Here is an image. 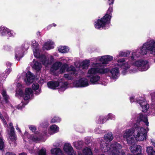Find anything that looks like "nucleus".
I'll return each mask as SVG.
<instances>
[{
	"instance_id": "4c0bfd02",
	"label": "nucleus",
	"mask_w": 155,
	"mask_h": 155,
	"mask_svg": "<svg viewBox=\"0 0 155 155\" xmlns=\"http://www.w3.org/2000/svg\"><path fill=\"white\" fill-rule=\"evenodd\" d=\"M68 85L67 82H64L62 83V84L60 86V87L59 89L60 90L64 89V90L66 88V87Z\"/></svg>"
},
{
	"instance_id": "4be33fe9",
	"label": "nucleus",
	"mask_w": 155,
	"mask_h": 155,
	"mask_svg": "<svg viewBox=\"0 0 155 155\" xmlns=\"http://www.w3.org/2000/svg\"><path fill=\"white\" fill-rule=\"evenodd\" d=\"M51 151L52 154L56 155H62L63 154L62 150L59 148L52 149Z\"/></svg>"
},
{
	"instance_id": "423d86ee",
	"label": "nucleus",
	"mask_w": 155,
	"mask_h": 155,
	"mask_svg": "<svg viewBox=\"0 0 155 155\" xmlns=\"http://www.w3.org/2000/svg\"><path fill=\"white\" fill-rule=\"evenodd\" d=\"M130 149L134 155H139L142 152V147L140 145H133L130 147Z\"/></svg>"
},
{
	"instance_id": "37998d69",
	"label": "nucleus",
	"mask_w": 155,
	"mask_h": 155,
	"mask_svg": "<svg viewBox=\"0 0 155 155\" xmlns=\"http://www.w3.org/2000/svg\"><path fill=\"white\" fill-rule=\"evenodd\" d=\"M32 47L35 49L37 48L38 45V43L36 42V41H34L32 42L31 44Z\"/></svg>"
},
{
	"instance_id": "c03bdc74",
	"label": "nucleus",
	"mask_w": 155,
	"mask_h": 155,
	"mask_svg": "<svg viewBox=\"0 0 155 155\" xmlns=\"http://www.w3.org/2000/svg\"><path fill=\"white\" fill-rule=\"evenodd\" d=\"M64 77L65 78L68 79V80H71L72 78L71 76L67 74H64Z\"/></svg>"
},
{
	"instance_id": "0e129e2a",
	"label": "nucleus",
	"mask_w": 155,
	"mask_h": 155,
	"mask_svg": "<svg viewBox=\"0 0 155 155\" xmlns=\"http://www.w3.org/2000/svg\"><path fill=\"white\" fill-rule=\"evenodd\" d=\"M41 92V90H39L38 91L36 92V93H35V94H38L40 93Z\"/></svg>"
},
{
	"instance_id": "2eb2a0df",
	"label": "nucleus",
	"mask_w": 155,
	"mask_h": 155,
	"mask_svg": "<svg viewBox=\"0 0 155 155\" xmlns=\"http://www.w3.org/2000/svg\"><path fill=\"white\" fill-rule=\"evenodd\" d=\"M109 72L111 75V77L113 79H116L117 76L119 74V69L117 67L112 68L111 70H110Z\"/></svg>"
},
{
	"instance_id": "052dcab7",
	"label": "nucleus",
	"mask_w": 155,
	"mask_h": 155,
	"mask_svg": "<svg viewBox=\"0 0 155 155\" xmlns=\"http://www.w3.org/2000/svg\"><path fill=\"white\" fill-rule=\"evenodd\" d=\"M6 65L7 67H10L12 65V64L9 62H7L6 63Z\"/></svg>"
},
{
	"instance_id": "680f3d73",
	"label": "nucleus",
	"mask_w": 155,
	"mask_h": 155,
	"mask_svg": "<svg viewBox=\"0 0 155 155\" xmlns=\"http://www.w3.org/2000/svg\"><path fill=\"white\" fill-rule=\"evenodd\" d=\"M15 58L16 60H18L19 61L20 60V58H19V57L18 56L17 54H15Z\"/></svg>"
},
{
	"instance_id": "5fc2aeb1",
	"label": "nucleus",
	"mask_w": 155,
	"mask_h": 155,
	"mask_svg": "<svg viewBox=\"0 0 155 155\" xmlns=\"http://www.w3.org/2000/svg\"><path fill=\"white\" fill-rule=\"evenodd\" d=\"M18 94L21 96H23V91L21 90H20L18 91Z\"/></svg>"
},
{
	"instance_id": "412c9836",
	"label": "nucleus",
	"mask_w": 155,
	"mask_h": 155,
	"mask_svg": "<svg viewBox=\"0 0 155 155\" xmlns=\"http://www.w3.org/2000/svg\"><path fill=\"white\" fill-rule=\"evenodd\" d=\"M53 45L52 41H49L45 42L43 45V50H49L52 48V47Z\"/></svg>"
},
{
	"instance_id": "f257e3e1",
	"label": "nucleus",
	"mask_w": 155,
	"mask_h": 155,
	"mask_svg": "<svg viewBox=\"0 0 155 155\" xmlns=\"http://www.w3.org/2000/svg\"><path fill=\"white\" fill-rule=\"evenodd\" d=\"M101 143V149L102 152L105 153L109 152L112 155H123L124 153L122 152L121 145L117 142L112 143L110 145L103 142Z\"/></svg>"
},
{
	"instance_id": "13d9d810",
	"label": "nucleus",
	"mask_w": 155,
	"mask_h": 155,
	"mask_svg": "<svg viewBox=\"0 0 155 155\" xmlns=\"http://www.w3.org/2000/svg\"><path fill=\"white\" fill-rule=\"evenodd\" d=\"M5 155H16L15 153L10 152H7L6 153Z\"/></svg>"
},
{
	"instance_id": "5701e85b",
	"label": "nucleus",
	"mask_w": 155,
	"mask_h": 155,
	"mask_svg": "<svg viewBox=\"0 0 155 155\" xmlns=\"http://www.w3.org/2000/svg\"><path fill=\"white\" fill-rule=\"evenodd\" d=\"M83 153H79L78 155H92V152L89 148L86 147L83 150Z\"/></svg>"
},
{
	"instance_id": "9b49d317",
	"label": "nucleus",
	"mask_w": 155,
	"mask_h": 155,
	"mask_svg": "<svg viewBox=\"0 0 155 155\" xmlns=\"http://www.w3.org/2000/svg\"><path fill=\"white\" fill-rule=\"evenodd\" d=\"M113 57L110 55H107L103 56L100 59V61L102 62L103 64H107L108 62L111 61L113 59Z\"/></svg>"
},
{
	"instance_id": "e433bc0d",
	"label": "nucleus",
	"mask_w": 155,
	"mask_h": 155,
	"mask_svg": "<svg viewBox=\"0 0 155 155\" xmlns=\"http://www.w3.org/2000/svg\"><path fill=\"white\" fill-rule=\"evenodd\" d=\"M46 151L45 148H42L39 151L38 155H46Z\"/></svg>"
},
{
	"instance_id": "39448f33",
	"label": "nucleus",
	"mask_w": 155,
	"mask_h": 155,
	"mask_svg": "<svg viewBox=\"0 0 155 155\" xmlns=\"http://www.w3.org/2000/svg\"><path fill=\"white\" fill-rule=\"evenodd\" d=\"M148 63V61L141 60L136 61L134 64L138 68L139 70L141 68L140 71H143L147 70L149 68Z\"/></svg>"
},
{
	"instance_id": "473e14b6",
	"label": "nucleus",
	"mask_w": 155,
	"mask_h": 155,
	"mask_svg": "<svg viewBox=\"0 0 155 155\" xmlns=\"http://www.w3.org/2000/svg\"><path fill=\"white\" fill-rule=\"evenodd\" d=\"M50 128L52 131H54L55 133H57L58 131L59 127L55 124L51 126Z\"/></svg>"
},
{
	"instance_id": "7ed1b4c3",
	"label": "nucleus",
	"mask_w": 155,
	"mask_h": 155,
	"mask_svg": "<svg viewBox=\"0 0 155 155\" xmlns=\"http://www.w3.org/2000/svg\"><path fill=\"white\" fill-rule=\"evenodd\" d=\"M128 136L133 135L135 137L138 138L139 140L143 141L146 139L147 131L145 129L137 127V125L134 124L130 129H128L127 133Z\"/></svg>"
},
{
	"instance_id": "2f4dec72",
	"label": "nucleus",
	"mask_w": 155,
	"mask_h": 155,
	"mask_svg": "<svg viewBox=\"0 0 155 155\" xmlns=\"http://www.w3.org/2000/svg\"><path fill=\"white\" fill-rule=\"evenodd\" d=\"M97 74L96 68H92L88 71L87 74L91 75L94 76V74Z\"/></svg>"
},
{
	"instance_id": "3c124183",
	"label": "nucleus",
	"mask_w": 155,
	"mask_h": 155,
	"mask_svg": "<svg viewBox=\"0 0 155 155\" xmlns=\"http://www.w3.org/2000/svg\"><path fill=\"white\" fill-rule=\"evenodd\" d=\"M125 61V59L124 58L120 59L117 61V62L118 63H122L123 64V63Z\"/></svg>"
},
{
	"instance_id": "79ce46f5",
	"label": "nucleus",
	"mask_w": 155,
	"mask_h": 155,
	"mask_svg": "<svg viewBox=\"0 0 155 155\" xmlns=\"http://www.w3.org/2000/svg\"><path fill=\"white\" fill-rule=\"evenodd\" d=\"M39 87V85L38 84H33L32 85V89L35 91L38 90Z\"/></svg>"
},
{
	"instance_id": "a211bd4d",
	"label": "nucleus",
	"mask_w": 155,
	"mask_h": 155,
	"mask_svg": "<svg viewBox=\"0 0 155 155\" xmlns=\"http://www.w3.org/2000/svg\"><path fill=\"white\" fill-rule=\"evenodd\" d=\"M128 129L126 130L125 133L124 134V136L126 137L127 140V143L128 144H132L133 143H134V139L133 137H130L131 135L128 136V135L127 134Z\"/></svg>"
},
{
	"instance_id": "7c9ffc66",
	"label": "nucleus",
	"mask_w": 155,
	"mask_h": 155,
	"mask_svg": "<svg viewBox=\"0 0 155 155\" xmlns=\"http://www.w3.org/2000/svg\"><path fill=\"white\" fill-rule=\"evenodd\" d=\"M90 61L85 60L82 62L81 64L83 69L87 68L89 64Z\"/></svg>"
},
{
	"instance_id": "f704fd0d",
	"label": "nucleus",
	"mask_w": 155,
	"mask_h": 155,
	"mask_svg": "<svg viewBox=\"0 0 155 155\" xmlns=\"http://www.w3.org/2000/svg\"><path fill=\"white\" fill-rule=\"evenodd\" d=\"M130 52L127 51L125 52L121 51L119 54V55L121 57H127L130 54Z\"/></svg>"
},
{
	"instance_id": "864d4df0",
	"label": "nucleus",
	"mask_w": 155,
	"mask_h": 155,
	"mask_svg": "<svg viewBox=\"0 0 155 155\" xmlns=\"http://www.w3.org/2000/svg\"><path fill=\"white\" fill-rule=\"evenodd\" d=\"M68 67V65L66 64H64L62 66V68L63 69H65Z\"/></svg>"
},
{
	"instance_id": "c756f323",
	"label": "nucleus",
	"mask_w": 155,
	"mask_h": 155,
	"mask_svg": "<svg viewBox=\"0 0 155 155\" xmlns=\"http://www.w3.org/2000/svg\"><path fill=\"white\" fill-rule=\"evenodd\" d=\"M33 52L34 55L35 57L41 59V58L42 54L41 55L40 54L39 50L37 48L35 49Z\"/></svg>"
},
{
	"instance_id": "cd10ccee",
	"label": "nucleus",
	"mask_w": 155,
	"mask_h": 155,
	"mask_svg": "<svg viewBox=\"0 0 155 155\" xmlns=\"http://www.w3.org/2000/svg\"><path fill=\"white\" fill-rule=\"evenodd\" d=\"M32 67L37 71H39L41 68V64L38 61H35Z\"/></svg>"
},
{
	"instance_id": "ddd939ff",
	"label": "nucleus",
	"mask_w": 155,
	"mask_h": 155,
	"mask_svg": "<svg viewBox=\"0 0 155 155\" xmlns=\"http://www.w3.org/2000/svg\"><path fill=\"white\" fill-rule=\"evenodd\" d=\"M41 59L43 65L45 66H47L48 65H50L52 64V61L49 60V58L47 59L44 54H42L41 58Z\"/></svg>"
},
{
	"instance_id": "9d476101",
	"label": "nucleus",
	"mask_w": 155,
	"mask_h": 155,
	"mask_svg": "<svg viewBox=\"0 0 155 155\" xmlns=\"http://www.w3.org/2000/svg\"><path fill=\"white\" fill-rule=\"evenodd\" d=\"M33 91L30 88H27L25 90V93L23 95V98L25 100L27 101L30 98V95L33 94Z\"/></svg>"
},
{
	"instance_id": "a18cd8bd",
	"label": "nucleus",
	"mask_w": 155,
	"mask_h": 155,
	"mask_svg": "<svg viewBox=\"0 0 155 155\" xmlns=\"http://www.w3.org/2000/svg\"><path fill=\"white\" fill-rule=\"evenodd\" d=\"M29 129L32 131L33 132H35L37 130L36 127L33 125H31L29 127Z\"/></svg>"
},
{
	"instance_id": "c85d7f7f",
	"label": "nucleus",
	"mask_w": 155,
	"mask_h": 155,
	"mask_svg": "<svg viewBox=\"0 0 155 155\" xmlns=\"http://www.w3.org/2000/svg\"><path fill=\"white\" fill-rule=\"evenodd\" d=\"M8 28L4 27H0V34L2 35H6Z\"/></svg>"
},
{
	"instance_id": "aec40b11",
	"label": "nucleus",
	"mask_w": 155,
	"mask_h": 155,
	"mask_svg": "<svg viewBox=\"0 0 155 155\" xmlns=\"http://www.w3.org/2000/svg\"><path fill=\"white\" fill-rule=\"evenodd\" d=\"M97 73H100L101 74H105L108 73L110 69L108 68H96Z\"/></svg>"
},
{
	"instance_id": "e2e57ef3",
	"label": "nucleus",
	"mask_w": 155,
	"mask_h": 155,
	"mask_svg": "<svg viewBox=\"0 0 155 155\" xmlns=\"http://www.w3.org/2000/svg\"><path fill=\"white\" fill-rule=\"evenodd\" d=\"M16 129L17 130H18L19 132H21V130L18 127V126H17V127H16Z\"/></svg>"
},
{
	"instance_id": "bb28decb",
	"label": "nucleus",
	"mask_w": 155,
	"mask_h": 155,
	"mask_svg": "<svg viewBox=\"0 0 155 155\" xmlns=\"http://www.w3.org/2000/svg\"><path fill=\"white\" fill-rule=\"evenodd\" d=\"M69 50L68 48L66 46H62L59 47L58 48V51L61 53L68 52Z\"/></svg>"
},
{
	"instance_id": "c9c22d12",
	"label": "nucleus",
	"mask_w": 155,
	"mask_h": 155,
	"mask_svg": "<svg viewBox=\"0 0 155 155\" xmlns=\"http://www.w3.org/2000/svg\"><path fill=\"white\" fill-rule=\"evenodd\" d=\"M61 119L59 117H55L51 119V123H54L56 122H58L61 121Z\"/></svg>"
},
{
	"instance_id": "72a5a7b5",
	"label": "nucleus",
	"mask_w": 155,
	"mask_h": 155,
	"mask_svg": "<svg viewBox=\"0 0 155 155\" xmlns=\"http://www.w3.org/2000/svg\"><path fill=\"white\" fill-rule=\"evenodd\" d=\"M12 133L10 132V135L9 138L12 141L15 142L17 138L16 137L15 131H14Z\"/></svg>"
},
{
	"instance_id": "f03ea898",
	"label": "nucleus",
	"mask_w": 155,
	"mask_h": 155,
	"mask_svg": "<svg viewBox=\"0 0 155 155\" xmlns=\"http://www.w3.org/2000/svg\"><path fill=\"white\" fill-rule=\"evenodd\" d=\"M113 12V8L109 7L105 15L101 19H97L94 23L95 28L97 29H106L107 26L110 22Z\"/></svg>"
},
{
	"instance_id": "6ab92c4d",
	"label": "nucleus",
	"mask_w": 155,
	"mask_h": 155,
	"mask_svg": "<svg viewBox=\"0 0 155 155\" xmlns=\"http://www.w3.org/2000/svg\"><path fill=\"white\" fill-rule=\"evenodd\" d=\"M114 138L113 135L112 133H108L105 134L104 137V140L106 142H110Z\"/></svg>"
},
{
	"instance_id": "4d7b16f0",
	"label": "nucleus",
	"mask_w": 155,
	"mask_h": 155,
	"mask_svg": "<svg viewBox=\"0 0 155 155\" xmlns=\"http://www.w3.org/2000/svg\"><path fill=\"white\" fill-rule=\"evenodd\" d=\"M135 99L134 98V97H130V100L131 103H133L135 101Z\"/></svg>"
},
{
	"instance_id": "09e8293b",
	"label": "nucleus",
	"mask_w": 155,
	"mask_h": 155,
	"mask_svg": "<svg viewBox=\"0 0 155 155\" xmlns=\"http://www.w3.org/2000/svg\"><path fill=\"white\" fill-rule=\"evenodd\" d=\"M12 69L11 68H10L8 69H7L5 71V73L6 74H9L12 71Z\"/></svg>"
},
{
	"instance_id": "774afa93",
	"label": "nucleus",
	"mask_w": 155,
	"mask_h": 155,
	"mask_svg": "<svg viewBox=\"0 0 155 155\" xmlns=\"http://www.w3.org/2000/svg\"><path fill=\"white\" fill-rule=\"evenodd\" d=\"M131 59L132 60H134V57L133 56H132L131 57Z\"/></svg>"
},
{
	"instance_id": "ea45409f",
	"label": "nucleus",
	"mask_w": 155,
	"mask_h": 155,
	"mask_svg": "<svg viewBox=\"0 0 155 155\" xmlns=\"http://www.w3.org/2000/svg\"><path fill=\"white\" fill-rule=\"evenodd\" d=\"M29 44L28 43H25L22 44V49L27 50L29 47Z\"/></svg>"
},
{
	"instance_id": "b1692460",
	"label": "nucleus",
	"mask_w": 155,
	"mask_h": 155,
	"mask_svg": "<svg viewBox=\"0 0 155 155\" xmlns=\"http://www.w3.org/2000/svg\"><path fill=\"white\" fill-rule=\"evenodd\" d=\"M112 116V114H108L107 118L106 119V118L105 117H103L100 116L99 117V121L100 124L104 123L107 120H108L110 119H111V118L110 117Z\"/></svg>"
},
{
	"instance_id": "20e7f679",
	"label": "nucleus",
	"mask_w": 155,
	"mask_h": 155,
	"mask_svg": "<svg viewBox=\"0 0 155 155\" xmlns=\"http://www.w3.org/2000/svg\"><path fill=\"white\" fill-rule=\"evenodd\" d=\"M149 52L155 55V41L154 42H149L143 44L140 49V54L144 55Z\"/></svg>"
},
{
	"instance_id": "6e6d98bb",
	"label": "nucleus",
	"mask_w": 155,
	"mask_h": 155,
	"mask_svg": "<svg viewBox=\"0 0 155 155\" xmlns=\"http://www.w3.org/2000/svg\"><path fill=\"white\" fill-rule=\"evenodd\" d=\"M2 95L3 97H4L5 96H7L6 92L5 91L3 90L2 93Z\"/></svg>"
},
{
	"instance_id": "1a4fd4ad",
	"label": "nucleus",
	"mask_w": 155,
	"mask_h": 155,
	"mask_svg": "<svg viewBox=\"0 0 155 155\" xmlns=\"http://www.w3.org/2000/svg\"><path fill=\"white\" fill-rule=\"evenodd\" d=\"M89 84L87 79L81 78L75 83V85L77 87H82L87 86Z\"/></svg>"
},
{
	"instance_id": "f8f14e48",
	"label": "nucleus",
	"mask_w": 155,
	"mask_h": 155,
	"mask_svg": "<svg viewBox=\"0 0 155 155\" xmlns=\"http://www.w3.org/2000/svg\"><path fill=\"white\" fill-rule=\"evenodd\" d=\"M63 149L65 152L68 155H71V153L74 151L73 147L69 143H65L64 145Z\"/></svg>"
},
{
	"instance_id": "58836bf2",
	"label": "nucleus",
	"mask_w": 155,
	"mask_h": 155,
	"mask_svg": "<svg viewBox=\"0 0 155 155\" xmlns=\"http://www.w3.org/2000/svg\"><path fill=\"white\" fill-rule=\"evenodd\" d=\"M31 139L33 142H36L39 140V138L36 136L31 135Z\"/></svg>"
},
{
	"instance_id": "f3484780",
	"label": "nucleus",
	"mask_w": 155,
	"mask_h": 155,
	"mask_svg": "<svg viewBox=\"0 0 155 155\" xmlns=\"http://www.w3.org/2000/svg\"><path fill=\"white\" fill-rule=\"evenodd\" d=\"M26 78L27 81L29 83H31L33 82L34 79V76L30 71H28L26 74Z\"/></svg>"
},
{
	"instance_id": "de8ad7c7",
	"label": "nucleus",
	"mask_w": 155,
	"mask_h": 155,
	"mask_svg": "<svg viewBox=\"0 0 155 155\" xmlns=\"http://www.w3.org/2000/svg\"><path fill=\"white\" fill-rule=\"evenodd\" d=\"M6 34H8L9 37L12 36L13 35V34L12 33L11 31L8 29L7 30Z\"/></svg>"
},
{
	"instance_id": "0eeeda50",
	"label": "nucleus",
	"mask_w": 155,
	"mask_h": 155,
	"mask_svg": "<svg viewBox=\"0 0 155 155\" xmlns=\"http://www.w3.org/2000/svg\"><path fill=\"white\" fill-rule=\"evenodd\" d=\"M141 121L143 122L146 126H148L149 122L147 116L144 115L142 114H140L139 117L137 118L136 123L134 124L137 125V127H140V123Z\"/></svg>"
},
{
	"instance_id": "6e6552de",
	"label": "nucleus",
	"mask_w": 155,
	"mask_h": 155,
	"mask_svg": "<svg viewBox=\"0 0 155 155\" xmlns=\"http://www.w3.org/2000/svg\"><path fill=\"white\" fill-rule=\"evenodd\" d=\"M136 101L140 104L142 108L143 112H146L147 111L148 108V105L144 99L142 98L141 99H137Z\"/></svg>"
},
{
	"instance_id": "49530a36",
	"label": "nucleus",
	"mask_w": 155,
	"mask_h": 155,
	"mask_svg": "<svg viewBox=\"0 0 155 155\" xmlns=\"http://www.w3.org/2000/svg\"><path fill=\"white\" fill-rule=\"evenodd\" d=\"M9 126L11 127L10 132L12 133L14 131V128L13 124L12 123H10L9 124Z\"/></svg>"
},
{
	"instance_id": "338daca9",
	"label": "nucleus",
	"mask_w": 155,
	"mask_h": 155,
	"mask_svg": "<svg viewBox=\"0 0 155 155\" xmlns=\"http://www.w3.org/2000/svg\"><path fill=\"white\" fill-rule=\"evenodd\" d=\"M152 144L153 145V146L155 147V142L152 141Z\"/></svg>"
},
{
	"instance_id": "a19ab883",
	"label": "nucleus",
	"mask_w": 155,
	"mask_h": 155,
	"mask_svg": "<svg viewBox=\"0 0 155 155\" xmlns=\"http://www.w3.org/2000/svg\"><path fill=\"white\" fill-rule=\"evenodd\" d=\"M5 146L3 140L0 138V150H2L4 148Z\"/></svg>"
},
{
	"instance_id": "393cba45",
	"label": "nucleus",
	"mask_w": 155,
	"mask_h": 155,
	"mask_svg": "<svg viewBox=\"0 0 155 155\" xmlns=\"http://www.w3.org/2000/svg\"><path fill=\"white\" fill-rule=\"evenodd\" d=\"M62 64V63L61 62H56L53 64L51 69H53L54 71L57 70L61 67Z\"/></svg>"
},
{
	"instance_id": "8fccbe9b",
	"label": "nucleus",
	"mask_w": 155,
	"mask_h": 155,
	"mask_svg": "<svg viewBox=\"0 0 155 155\" xmlns=\"http://www.w3.org/2000/svg\"><path fill=\"white\" fill-rule=\"evenodd\" d=\"M68 70L71 71H76V69L73 66L71 65L70 68H69Z\"/></svg>"
},
{
	"instance_id": "dca6fc26",
	"label": "nucleus",
	"mask_w": 155,
	"mask_h": 155,
	"mask_svg": "<svg viewBox=\"0 0 155 155\" xmlns=\"http://www.w3.org/2000/svg\"><path fill=\"white\" fill-rule=\"evenodd\" d=\"M87 77L90 78V81L93 84H96L100 79V77L98 75L92 76L91 75H87Z\"/></svg>"
},
{
	"instance_id": "4468645a",
	"label": "nucleus",
	"mask_w": 155,
	"mask_h": 155,
	"mask_svg": "<svg viewBox=\"0 0 155 155\" xmlns=\"http://www.w3.org/2000/svg\"><path fill=\"white\" fill-rule=\"evenodd\" d=\"M47 85L49 88L55 89L57 87L60 85V83L57 81H51L48 82Z\"/></svg>"
},
{
	"instance_id": "bf43d9fd",
	"label": "nucleus",
	"mask_w": 155,
	"mask_h": 155,
	"mask_svg": "<svg viewBox=\"0 0 155 155\" xmlns=\"http://www.w3.org/2000/svg\"><path fill=\"white\" fill-rule=\"evenodd\" d=\"M109 5H110L113 4L114 0H108Z\"/></svg>"
},
{
	"instance_id": "a878e982",
	"label": "nucleus",
	"mask_w": 155,
	"mask_h": 155,
	"mask_svg": "<svg viewBox=\"0 0 155 155\" xmlns=\"http://www.w3.org/2000/svg\"><path fill=\"white\" fill-rule=\"evenodd\" d=\"M146 151L148 155H155V151L151 146L147 147Z\"/></svg>"
},
{
	"instance_id": "69168bd1",
	"label": "nucleus",
	"mask_w": 155,
	"mask_h": 155,
	"mask_svg": "<svg viewBox=\"0 0 155 155\" xmlns=\"http://www.w3.org/2000/svg\"><path fill=\"white\" fill-rule=\"evenodd\" d=\"M19 155H27V154L25 153H23L19 154Z\"/></svg>"
},
{
	"instance_id": "603ef678",
	"label": "nucleus",
	"mask_w": 155,
	"mask_h": 155,
	"mask_svg": "<svg viewBox=\"0 0 155 155\" xmlns=\"http://www.w3.org/2000/svg\"><path fill=\"white\" fill-rule=\"evenodd\" d=\"M3 97L4 99L5 100V102L7 103H8L9 102V101L8 100V96L7 95V96H5L4 97Z\"/></svg>"
}]
</instances>
